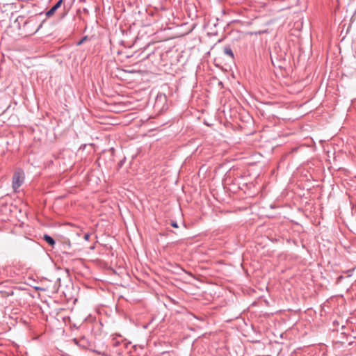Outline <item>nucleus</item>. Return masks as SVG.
<instances>
[{"label": "nucleus", "mask_w": 356, "mask_h": 356, "mask_svg": "<svg viewBox=\"0 0 356 356\" xmlns=\"http://www.w3.org/2000/svg\"><path fill=\"white\" fill-rule=\"evenodd\" d=\"M24 180V174L22 170L15 172L13 177V188L16 191L23 184Z\"/></svg>", "instance_id": "obj_1"}, {"label": "nucleus", "mask_w": 356, "mask_h": 356, "mask_svg": "<svg viewBox=\"0 0 356 356\" xmlns=\"http://www.w3.org/2000/svg\"><path fill=\"white\" fill-rule=\"evenodd\" d=\"M62 3L63 0H58V2L46 13V16L47 17H51L55 13V12L60 7Z\"/></svg>", "instance_id": "obj_2"}, {"label": "nucleus", "mask_w": 356, "mask_h": 356, "mask_svg": "<svg viewBox=\"0 0 356 356\" xmlns=\"http://www.w3.org/2000/svg\"><path fill=\"white\" fill-rule=\"evenodd\" d=\"M223 52L225 55L229 56L232 59L234 58V52L230 46H225L223 49Z\"/></svg>", "instance_id": "obj_3"}, {"label": "nucleus", "mask_w": 356, "mask_h": 356, "mask_svg": "<svg viewBox=\"0 0 356 356\" xmlns=\"http://www.w3.org/2000/svg\"><path fill=\"white\" fill-rule=\"evenodd\" d=\"M43 239L50 245L54 246L56 243L54 239L48 234H44L43 236Z\"/></svg>", "instance_id": "obj_4"}, {"label": "nucleus", "mask_w": 356, "mask_h": 356, "mask_svg": "<svg viewBox=\"0 0 356 356\" xmlns=\"http://www.w3.org/2000/svg\"><path fill=\"white\" fill-rule=\"evenodd\" d=\"M88 39V37L87 36H84L79 42H78L77 44L78 45H81V44H83L86 40H87Z\"/></svg>", "instance_id": "obj_5"}, {"label": "nucleus", "mask_w": 356, "mask_h": 356, "mask_svg": "<svg viewBox=\"0 0 356 356\" xmlns=\"http://www.w3.org/2000/svg\"><path fill=\"white\" fill-rule=\"evenodd\" d=\"M171 226L175 227V228H177L179 226H178V224L176 221H172L171 223H170Z\"/></svg>", "instance_id": "obj_6"}, {"label": "nucleus", "mask_w": 356, "mask_h": 356, "mask_svg": "<svg viewBox=\"0 0 356 356\" xmlns=\"http://www.w3.org/2000/svg\"><path fill=\"white\" fill-rule=\"evenodd\" d=\"M24 18V17H22V16H19V17L16 19V22H17L20 23L21 22H22V21H23Z\"/></svg>", "instance_id": "obj_7"}, {"label": "nucleus", "mask_w": 356, "mask_h": 356, "mask_svg": "<svg viewBox=\"0 0 356 356\" xmlns=\"http://www.w3.org/2000/svg\"><path fill=\"white\" fill-rule=\"evenodd\" d=\"M89 238H90V234L88 233H86L84 234V239L88 241L89 240Z\"/></svg>", "instance_id": "obj_8"}, {"label": "nucleus", "mask_w": 356, "mask_h": 356, "mask_svg": "<svg viewBox=\"0 0 356 356\" xmlns=\"http://www.w3.org/2000/svg\"><path fill=\"white\" fill-rule=\"evenodd\" d=\"M38 29H39V28L35 29V31L33 32V33H35L36 31H38Z\"/></svg>", "instance_id": "obj_9"}, {"label": "nucleus", "mask_w": 356, "mask_h": 356, "mask_svg": "<svg viewBox=\"0 0 356 356\" xmlns=\"http://www.w3.org/2000/svg\"><path fill=\"white\" fill-rule=\"evenodd\" d=\"M27 24H28V22H25L24 26H26Z\"/></svg>", "instance_id": "obj_10"}, {"label": "nucleus", "mask_w": 356, "mask_h": 356, "mask_svg": "<svg viewBox=\"0 0 356 356\" xmlns=\"http://www.w3.org/2000/svg\"><path fill=\"white\" fill-rule=\"evenodd\" d=\"M80 1H84L85 0H79Z\"/></svg>", "instance_id": "obj_11"}]
</instances>
